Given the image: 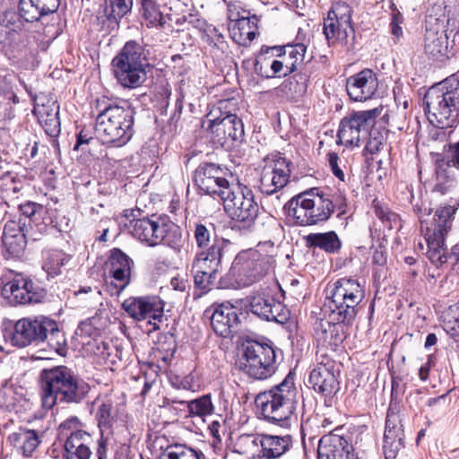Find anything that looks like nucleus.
<instances>
[{
  "label": "nucleus",
  "mask_w": 459,
  "mask_h": 459,
  "mask_svg": "<svg viewBox=\"0 0 459 459\" xmlns=\"http://www.w3.org/2000/svg\"><path fill=\"white\" fill-rule=\"evenodd\" d=\"M351 8L345 2L333 4L323 20V34L329 47L351 46L355 30L351 21Z\"/></svg>",
  "instance_id": "4468645a"
},
{
  "label": "nucleus",
  "mask_w": 459,
  "mask_h": 459,
  "mask_svg": "<svg viewBox=\"0 0 459 459\" xmlns=\"http://www.w3.org/2000/svg\"><path fill=\"white\" fill-rule=\"evenodd\" d=\"M204 40L209 46L215 48L221 52H224L227 48V42L224 39L222 33L214 26H208L204 30Z\"/></svg>",
  "instance_id": "5fc2aeb1"
},
{
  "label": "nucleus",
  "mask_w": 459,
  "mask_h": 459,
  "mask_svg": "<svg viewBox=\"0 0 459 459\" xmlns=\"http://www.w3.org/2000/svg\"><path fill=\"white\" fill-rule=\"evenodd\" d=\"M193 235L200 251L211 247L215 239H223L216 236L214 225L211 222H195L194 224Z\"/></svg>",
  "instance_id": "a18cd8bd"
},
{
  "label": "nucleus",
  "mask_w": 459,
  "mask_h": 459,
  "mask_svg": "<svg viewBox=\"0 0 459 459\" xmlns=\"http://www.w3.org/2000/svg\"><path fill=\"white\" fill-rule=\"evenodd\" d=\"M80 425H81V421H80L79 418L76 416H72V417L66 419L65 420H64L59 425V431L62 435H67V437H68L70 433H72L75 430H80L79 429Z\"/></svg>",
  "instance_id": "680f3d73"
},
{
  "label": "nucleus",
  "mask_w": 459,
  "mask_h": 459,
  "mask_svg": "<svg viewBox=\"0 0 459 459\" xmlns=\"http://www.w3.org/2000/svg\"><path fill=\"white\" fill-rule=\"evenodd\" d=\"M71 259V255L59 249H50L43 255L42 269L48 277H56L62 273V268L65 266Z\"/></svg>",
  "instance_id": "79ce46f5"
},
{
  "label": "nucleus",
  "mask_w": 459,
  "mask_h": 459,
  "mask_svg": "<svg viewBox=\"0 0 459 459\" xmlns=\"http://www.w3.org/2000/svg\"><path fill=\"white\" fill-rule=\"evenodd\" d=\"M425 113L429 122L440 128L459 123V81L451 77L430 89L424 98Z\"/></svg>",
  "instance_id": "0eeeda50"
},
{
  "label": "nucleus",
  "mask_w": 459,
  "mask_h": 459,
  "mask_svg": "<svg viewBox=\"0 0 459 459\" xmlns=\"http://www.w3.org/2000/svg\"><path fill=\"white\" fill-rule=\"evenodd\" d=\"M92 320V318H88L81 322L76 331L77 334L89 337L97 334L98 329L94 326Z\"/></svg>",
  "instance_id": "0e129e2a"
},
{
  "label": "nucleus",
  "mask_w": 459,
  "mask_h": 459,
  "mask_svg": "<svg viewBox=\"0 0 459 459\" xmlns=\"http://www.w3.org/2000/svg\"><path fill=\"white\" fill-rule=\"evenodd\" d=\"M230 244L226 239H215L207 249L196 253L192 268L195 273V287L201 294L207 293L214 286L226 248Z\"/></svg>",
  "instance_id": "9b49d317"
},
{
  "label": "nucleus",
  "mask_w": 459,
  "mask_h": 459,
  "mask_svg": "<svg viewBox=\"0 0 459 459\" xmlns=\"http://www.w3.org/2000/svg\"><path fill=\"white\" fill-rule=\"evenodd\" d=\"M345 88L348 96L353 101L371 100L378 89L377 74L372 69H362L346 79Z\"/></svg>",
  "instance_id": "b1692460"
},
{
  "label": "nucleus",
  "mask_w": 459,
  "mask_h": 459,
  "mask_svg": "<svg viewBox=\"0 0 459 459\" xmlns=\"http://www.w3.org/2000/svg\"><path fill=\"white\" fill-rule=\"evenodd\" d=\"M230 171L220 165L210 162L199 164L193 176V181L201 195L211 196L221 202L224 196H229L234 186L229 182Z\"/></svg>",
  "instance_id": "dca6fc26"
},
{
  "label": "nucleus",
  "mask_w": 459,
  "mask_h": 459,
  "mask_svg": "<svg viewBox=\"0 0 459 459\" xmlns=\"http://www.w3.org/2000/svg\"><path fill=\"white\" fill-rule=\"evenodd\" d=\"M445 18L429 16L426 21V33L424 48L427 55L435 59L446 56L448 48V37L446 35Z\"/></svg>",
  "instance_id": "393cba45"
},
{
  "label": "nucleus",
  "mask_w": 459,
  "mask_h": 459,
  "mask_svg": "<svg viewBox=\"0 0 459 459\" xmlns=\"http://www.w3.org/2000/svg\"><path fill=\"white\" fill-rule=\"evenodd\" d=\"M303 239L307 248L320 249L327 254H337L342 248V241L333 230L310 233Z\"/></svg>",
  "instance_id": "4c0bfd02"
},
{
  "label": "nucleus",
  "mask_w": 459,
  "mask_h": 459,
  "mask_svg": "<svg viewBox=\"0 0 459 459\" xmlns=\"http://www.w3.org/2000/svg\"><path fill=\"white\" fill-rule=\"evenodd\" d=\"M48 215L52 222L49 224V232L55 230L56 232H66L69 230V219L59 214L56 210H48Z\"/></svg>",
  "instance_id": "4d7b16f0"
},
{
  "label": "nucleus",
  "mask_w": 459,
  "mask_h": 459,
  "mask_svg": "<svg viewBox=\"0 0 459 459\" xmlns=\"http://www.w3.org/2000/svg\"><path fill=\"white\" fill-rule=\"evenodd\" d=\"M18 13L24 22H34L51 13L34 0H19Z\"/></svg>",
  "instance_id": "de8ad7c7"
},
{
  "label": "nucleus",
  "mask_w": 459,
  "mask_h": 459,
  "mask_svg": "<svg viewBox=\"0 0 459 459\" xmlns=\"http://www.w3.org/2000/svg\"><path fill=\"white\" fill-rule=\"evenodd\" d=\"M29 232L22 230L15 221H7L4 227L2 253L5 259H21L25 254Z\"/></svg>",
  "instance_id": "c756f323"
},
{
  "label": "nucleus",
  "mask_w": 459,
  "mask_h": 459,
  "mask_svg": "<svg viewBox=\"0 0 459 459\" xmlns=\"http://www.w3.org/2000/svg\"><path fill=\"white\" fill-rule=\"evenodd\" d=\"M207 130L213 144L225 150L238 147L245 137L242 120L236 114L222 113L221 108L207 115Z\"/></svg>",
  "instance_id": "f8f14e48"
},
{
  "label": "nucleus",
  "mask_w": 459,
  "mask_h": 459,
  "mask_svg": "<svg viewBox=\"0 0 459 459\" xmlns=\"http://www.w3.org/2000/svg\"><path fill=\"white\" fill-rule=\"evenodd\" d=\"M262 435L243 434L236 443L238 452L241 455H255L259 450L261 451Z\"/></svg>",
  "instance_id": "603ef678"
},
{
  "label": "nucleus",
  "mask_w": 459,
  "mask_h": 459,
  "mask_svg": "<svg viewBox=\"0 0 459 459\" xmlns=\"http://www.w3.org/2000/svg\"><path fill=\"white\" fill-rule=\"evenodd\" d=\"M353 323H347L342 320H331L321 324V328L316 330V339L323 345L336 350L346 339L348 330Z\"/></svg>",
  "instance_id": "2f4dec72"
},
{
  "label": "nucleus",
  "mask_w": 459,
  "mask_h": 459,
  "mask_svg": "<svg viewBox=\"0 0 459 459\" xmlns=\"http://www.w3.org/2000/svg\"><path fill=\"white\" fill-rule=\"evenodd\" d=\"M315 190L312 196H307V209H309L311 223L316 225L328 221L332 215L331 210L323 195V191L318 188Z\"/></svg>",
  "instance_id": "a19ab883"
},
{
  "label": "nucleus",
  "mask_w": 459,
  "mask_h": 459,
  "mask_svg": "<svg viewBox=\"0 0 459 459\" xmlns=\"http://www.w3.org/2000/svg\"><path fill=\"white\" fill-rule=\"evenodd\" d=\"M291 436H273L263 434L260 446L261 455L265 459H277L287 453L292 446Z\"/></svg>",
  "instance_id": "e433bc0d"
},
{
  "label": "nucleus",
  "mask_w": 459,
  "mask_h": 459,
  "mask_svg": "<svg viewBox=\"0 0 459 459\" xmlns=\"http://www.w3.org/2000/svg\"><path fill=\"white\" fill-rule=\"evenodd\" d=\"M251 312L265 321L284 325L290 319V310L271 296H254L249 303Z\"/></svg>",
  "instance_id": "c85d7f7f"
},
{
  "label": "nucleus",
  "mask_w": 459,
  "mask_h": 459,
  "mask_svg": "<svg viewBox=\"0 0 459 459\" xmlns=\"http://www.w3.org/2000/svg\"><path fill=\"white\" fill-rule=\"evenodd\" d=\"M91 435L84 430H75L69 434L64 444L65 459H91L90 448Z\"/></svg>",
  "instance_id": "f704fd0d"
},
{
  "label": "nucleus",
  "mask_w": 459,
  "mask_h": 459,
  "mask_svg": "<svg viewBox=\"0 0 459 459\" xmlns=\"http://www.w3.org/2000/svg\"><path fill=\"white\" fill-rule=\"evenodd\" d=\"M210 315L211 326L214 333L223 338H228L238 331L240 323L239 309L229 302L213 305L205 310Z\"/></svg>",
  "instance_id": "5701e85b"
},
{
  "label": "nucleus",
  "mask_w": 459,
  "mask_h": 459,
  "mask_svg": "<svg viewBox=\"0 0 459 459\" xmlns=\"http://www.w3.org/2000/svg\"><path fill=\"white\" fill-rule=\"evenodd\" d=\"M258 19L255 15L240 17L232 22L229 27L231 39L238 45H249L257 34Z\"/></svg>",
  "instance_id": "c9c22d12"
},
{
  "label": "nucleus",
  "mask_w": 459,
  "mask_h": 459,
  "mask_svg": "<svg viewBox=\"0 0 459 459\" xmlns=\"http://www.w3.org/2000/svg\"><path fill=\"white\" fill-rule=\"evenodd\" d=\"M10 343L17 348L39 345L47 342L57 353L65 348V338L56 320L45 316L23 317L16 321L13 330L5 335Z\"/></svg>",
  "instance_id": "7ed1b4c3"
},
{
  "label": "nucleus",
  "mask_w": 459,
  "mask_h": 459,
  "mask_svg": "<svg viewBox=\"0 0 459 459\" xmlns=\"http://www.w3.org/2000/svg\"><path fill=\"white\" fill-rule=\"evenodd\" d=\"M126 227L129 234L148 247L164 245L179 254L186 242L180 226L167 216L133 219Z\"/></svg>",
  "instance_id": "20e7f679"
},
{
  "label": "nucleus",
  "mask_w": 459,
  "mask_h": 459,
  "mask_svg": "<svg viewBox=\"0 0 459 459\" xmlns=\"http://www.w3.org/2000/svg\"><path fill=\"white\" fill-rule=\"evenodd\" d=\"M382 108L353 111L344 117L337 132L338 143L347 146H359L362 140L368 138V130L380 116Z\"/></svg>",
  "instance_id": "6ab92c4d"
},
{
  "label": "nucleus",
  "mask_w": 459,
  "mask_h": 459,
  "mask_svg": "<svg viewBox=\"0 0 459 459\" xmlns=\"http://www.w3.org/2000/svg\"><path fill=\"white\" fill-rule=\"evenodd\" d=\"M263 163L259 170L257 188L264 195L277 194L290 182V162L281 153H275L265 157Z\"/></svg>",
  "instance_id": "aec40b11"
},
{
  "label": "nucleus",
  "mask_w": 459,
  "mask_h": 459,
  "mask_svg": "<svg viewBox=\"0 0 459 459\" xmlns=\"http://www.w3.org/2000/svg\"><path fill=\"white\" fill-rule=\"evenodd\" d=\"M93 353L106 364H115L117 357L116 347L105 342L94 341Z\"/></svg>",
  "instance_id": "864d4df0"
},
{
  "label": "nucleus",
  "mask_w": 459,
  "mask_h": 459,
  "mask_svg": "<svg viewBox=\"0 0 459 459\" xmlns=\"http://www.w3.org/2000/svg\"><path fill=\"white\" fill-rule=\"evenodd\" d=\"M264 52H272L273 55L275 52L276 56L282 57L285 65L283 76H287L296 71L298 65L303 63L307 46L303 43L288 44L282 47L274 46L267 48Z\"/></svg>",
  "instance_id": "72a5a7b5"
},
{
  "label": "nucleus",
  "mask_w": 459,
  "mask_h": 459,
  "mask_svg": "<svg viewBox=\"0 0 459 459\" xmlns=\"http://www.w3.org/2000/svg\"><path fill=\"white\" fill-rule=\"evenodd\" d=\"M184 98H185V95H184L182 90L179 89V91H178V94H177V100L175 102L174 111L169 117V125L170 126L173 124L176 125L181 117L183 107H184Z\"/></svg>",
  "instance_id": "e2e57ef3"
},
{
  "label": "nucleus",
  "mask_w": 459,
  "mask_h": 459,
  "mask_svg": "<svg viewBox=\"0 0 459 459\" xmlns=\"http://www.w3.org/2000/svg\"><path fill=\"white\" fill-rule=\"evenodd\" d=\"M134 261L119 248H114L108 258L110 286L115 293H121L130 283Z\"/></svg>",
  "instance_id": "bb28decb"
},
{
  "label": "nucleus",
  "mask_w": 459,
  "mask_h": 459,
  "mask_svg": "<svg viewBox=\"0 0 459 459\" xmlns=\"http://www.w3.org/2000/svg\"><path fill=\"white\" fill-rule=\"evenodd\" d=\"M455 211L451 205L441 206L436 210L431 222L421 221L420 230L428 247L426 255L436 266L449 258L446 239L452 230Z\"/></svg>",
  "instance_id": "1a4fd4ad"
},
{
  "label": "nucleus",
  "mask_w": 459,
  "mask_h": 459,
  "mask_svg": "<svg viewBox=\"0 0 459 459\" xmlns=\"http://www.w3.org/2000/svg\"><path fill=\"white\" fill-rule=\"evenodd\" d=\"M96 420L100 434L112 432L113 427L117 422V413L110 401H105L98 407Z\"/></svg>",
  "instance_id": "49530a36"
},
{
  "label": "nucleus",
  "mask_w": 459,
  "mask_h": 459,
  "mask_svg": "<svg viewBox=\"0 0 459 459\" xmlns=\"http://www.w3.org/2000/svg\"><path fill=\"white\" fill-rule=\"evenodd\" d=\"M113 74L124 89H137L147 79L144 48L136 40L126 42L111 61Z\"/></svg>",
  "instance_id": "6e6552de"
},
{
  "label": "nucleus",
  "mask_w": 459,
  "mask_h": 459,
  "mask_svg": "<svg viewBox=\"0 0 459 459\" xmlns=\"http://www.w3.org/2000/svg\"><path fill=\"white\" fill-rule=\"evenodd\" d=\"M19 13L4 12L0 15V45L4 47L11 42L13 36L22 30V22Z\"/></svg>",
  "instance_id": "37998d69"
},
{
  "label": "nucleus",
  "mask_w": 459,
  "mask_h": 459,
  "mask_svg": "<svg viewBox=\"0 0 459 459\" xmlns=\"http://www.w3.org/2000/svg\"><path fill=\"white\" fill-rule=\"evenodd\" d=\"M372 263L375 265L384 267L386 264V249L383 246H378L374 248L372 254Z\"/></svg>",
  "instance_id": "69168bd1"
},
{
  "label": "nucleus",
  "mask_w": 459,
  "mask_h": 459,
  "mask_svg": "<svg viewBox=\"0 0 459 459\" xmlns=\"http://www.w3.org/2000/svg\"><path fill=\"white\" fill-rule=\"evenodd\" d=\"M310 387L324 399L326 407H332L340 384L333 372V361L319 362L310 371L308 377Z\"/></svg>",
  "instance_id": "4be33fe9"
},
{
  "label": "nucleus",
  "mask_w": 459,
  "mask_h": 459,
  "mask_svg": "<svg viewBox=\"0 0 459 459\" xmlns=\"http://www.w3.org/2000/svg\"><path fill=\"white\" fill-rule=\"evenodd\" d=\"M373 207L376 216L382 221L388 230H397L402 228V219L400 215L391 211L386 205L377 202H373Z\"/></svg>",
  "instance_id": "8fccbe9b"
},
{
  "label": "nucleus",
  "mask_w": 459,
  "mask_h": 459,
  "mask_svg": "<svg viewBox=\"0 0 459 459\" xmlns=\"http://www.w3.org/2000/svg\"><path fill=\"white\" fill-rule=\"evenodd\" d=\"M323 195L327 203L328 207L333 214L334 212H337V217L342 218L347 213L348 201L344 193L340 190L337 191H323Z\"/></svg>",
  "instance_id": "3c124183"
},
{
  "label": "nucleus",
  "mask_w": 459,
  "mask_h": 459,
  "mask_svg": "<svg viewBox=\"0 0 459 459\" xmlns=\"http://www.w3.org/2000/svg\"><path fill=\"white\" fill-rule=\"evenodd\" d=\"M19 218L10 220L15 221L25 232H29L30 239L36 241L43 235L49 233V224L52 222L48 209L42 204L28 201L18 206Z\"/></svg>",
  "instance_id": "412c9836"
},
{
  "label": "nucleus",
  "mask_w": 459,
  "mask_h": 459,
  "mask_svg": "<svg viewBox=\"0 0 459 459\" xmlns=\"http://www.w3.org/2000/svg\"><path fill=\"white\" fill-rule=\"evenodd\" d=\"M325 291V307L329 318L354 323L365 298L364 286L357 279L342 277L328 284Z\"/></svg>",
  "instance_id": "39448f33"
},
{
  "label": "nucleus",
  "mask_w": 459,
  "mask_h": 459,
  "mask_svg": "<svg viewBox=\"0 0 459 459\" xmlns=\"http://www.w3.org/2000/svg\"><path fill=\"white\" fill-rule=\"evenodd\" d=\"M33 114L46 134L50 137H57L61 131L59 120V106L56 101L48 100L47 104H36Z\"/></svg>",
  "instance_id": "473e14b6"
},
{
  "label": "nucleus",
  "mask_w": 459,
  "mask_h": 459,
  "mask_svg": "<svg viewBox=\"0 0 459 459\" xmlns=\"http://www.w3.org/2000/svg\"><path fill=\"white\" fill-rule=\"evenodd\" d=\"M39 389L42 406L49 410L58 403H81L91 386L71 368L56 366L40 372Z\"/></svg>",
  "instance_id": "f257e3e1"
},
{
  "label": "nucleus",
  "mask_w": 459,
  "mask_h": 459,
  "mask_svg": "<svg viewBox=\"0 0 459 459\" xmlns=\"http://www.w3.org/2000/svg\"><path fill=\"white\" fill-rule=\"evenodd\" d=\"M165 302L155 295L130 297L122 303V308L135 321H146L147 333L160 328L164 319Z\"/></svg>",
  "instance_id": "a211bd4d"
},
{
  "label": "nucleus",
  "mask_w": 459,
  "mask_h": 459,
  "mask_svg": "<svg viewBox=\"0 0 459 459\" xmlns=\"http://www.w3.org/2000/svg\"><path fill=\"white\" fill-rule=\"evenodd\" d=\"M103 13L112 30L118 29L121 20L131 13L133 0H104Z\"/></svg>",
  "instance_id": "ea45409f"
},
{
  "label": "nucleus",
  "mask_w": 459,
  "mask_h": 459,
  "mask_svg": "<svg viewBox=\"0 0 459 459\" xmlns=\"http://www.w3.org/2000/svg\"><path fill=\"white\" fill-rule=\"evenodd\" d=\"M140 1L142 15L146 22L147 27H164L167 22V16L161 13L157 0Z\"/></svg>",
  "instance_id": "c03bdc74"
},
{
  "label": "nucleus",
  "mask_w": 459,
  "mask_h": 459,
  "mask_svg": "<svg viewBox=\"0 0 459 459\" xmlns=\"http://www.w3.org/2000/svg\"><path fill=\"white\" fill-rule=\"evenodd\" d=\"M44 435L43 429L20 427L7 436L6 443L16 455L23 458H30L42 442Z\"/></svg>",
  "instance_id": "cd10ccee"
},
{
  "label": "nucleus",
  "mask_w": 459,
  "mask_h": 459,
  "mask_svg": "<svg viewBox=\"0 0 459 459\" xmlns=\"http://www.w3.org/2000/svg\"><path fill=\"white\" fill-rule=\"evenodd\" d=\"M435 356L430 354L427 358V361L421 365L419 369V377L421 381L425 382L428 380L431 367L434 365Z\"/></svg>",
  "instance_id": "774afa93"
},
{
  "label": "nucleus",
  "mask_w": 459,
  "mask_h": 459,
  "mask_svg": "<svg viewBox=\"0 0 459 459\" xmlns=\"http://www.w3.org/2000/svg\"><path fill=\"white\" fill-rule=\"evenodd\" d=\"M315 190L304 192L292 197L285 205L284 210L288 217L294 220L299 226H311L309 209H307V196H312Z\"/></svg>",
  "instance_id": "58836bf2"
},
{
  "label": "nucleus",
  "mask_w": 459,
  "mask_h": 459,
  "mask_svg": "<svg viewBox=\"0 0 459 459\" xmlns=\"http://www.w3.org/2000/svg\"><path fill=\"white\" fill-rule=\"evenodd\" d=\"M268 71H269L270 78H273L276 76L280 77L281 75L283 76V73L285 71V65H284L282 60H276V59H273L272 61L269 60Z\"/></svg>",
  "instance_id": "338daca9"
},
{
  "label": "nucleus",
  "mask_w": 459,
  "mask_h": 459,
  "mask_svg": "<svg viewBox=\"0 0 459 459\" xmlns=\"http://www.w3.org/2000/svg\"><path fill=\"white\" fill-rule=\"evenodd\" d=\"M169 286L173 290L186 293H188L191 287L187 275L186 274H177L172 277L169 281Z\"/></svg>",
  "instance_id": "bf43d9fd"
},
{
  "label": "nucleus",
  "mask_w": 459,
  "mask_h": 459,
  "mask_svg": "<svg viewBox=\"0 0 459 459\" xmlns=\"http://www.w3.org/2000/svg\"><path fill=\"white\" fill-rule=\"evenodd\" d=\"M298 389L294 375L290 372L278 385L256 395L255 402L261 414L269 423L289 429L297 420Z\"/></svg>",
  "instance_id": "f03ea898"
},
{
  "label": "nucleus",
  "mask_w": 459,
  "mask_h": 459,
  "mask_svg": "<svg viewBox=\"0 0 459 459\" xmlns=\"http://www.w3.org/2000/svg\"><path fill=\"white\" fill-rule=\"evenodd\" d=\"M327 160H328V164L331 169V171L334 175V177L337 178L340 181L344 182L345 175L338 164V161H339L338 154L334 152H328L327 153Z\"/></svg>",
  "instance_id": "052dcab7"
},
{
  "label": "nucleus",
  "mask_w": 459,
  "mask_h": 459,
  "mask_svg": "<svg viewBox=\"0 0 459 459\" xmlns=\"http://www.w3.org/2000/svg\"><path fill=\"white\" fill-rule=\"evenodd\" d=\"M1 296L6 304L16 307L41 303L47 296V291L35 282L30 275L12 270L7 281L1 289Z\"/></svg>",
  "instance_id": "ddd939ff"
},
{
  "label": "nucleus",
  "mask_w": 459,
  "mask_h": 459,
  "mask_svg": "<svg viewBox=\"0 0 459 459\" xmlns=\"http://www.w3.org/2000/svg\"><path fill=\"white\" fill-rule=\"evenodd\" d=\"M188 447L182 444L170 445L160 455V459H186Z\"/></svg>",
  "instance_id": "13d9d810"
},
{
  "label": "nucleus",
  "mask_w": 459,
  "mask_h": 459,
  "mask_svg": "<svg viewBox=\"0 0 459 459\" xmlns=\"http://www.w3.org/2000/svg\"><path fill=\"white\" fill-rule=\"evenodd\" d=\"M134 116L135 110L129 104H109L97 115V138L106 145L124 146L134 135Z\"/></svg>",
  "instance_id": "423d86ee"
},
{
  "label": "nucleus",
  "mask_w": 459,
  "mask_h": 459,
  "mask_svg": "<svg viewBox=\"0 0 459 459\" xmlns=\"http://www.w3.org/2000/svg\"><path fill=\"white\" fill-rule=\"evenodd\" d=\"M221 202L229 216L239 224V228L250 230L255 225L259 205L249 187L240 185L233 186L229 196H224Z\"/></svg>",
  "instance_id": "2eb2a0df"
},
{
  "label": "nucleus",
  "mask_w": 459,
  "mask_h": 459,
  "mask_svg": "<svg viewBox=\"0 0 459 459\" xmlns=\"http://www.w3.org/2000/svg\"><path fill=\"white\" fill-rule=\"evenodd\" d=\"M188 415L191 417L204 418L213 413V404L211 394H204L196 399L188 401L186 403Z\"/></svg>",
  "instance_id": "09e8293b"
},
{
  "label": "nucleus",
  "mask_w": 459,
  "mask_h": 459,
  "mask_svg": "<svg viewBox=\"0 0 459 459\" xmlns=\"http://www.w3.org/2000/svg\"><path fill=\"white\" fill-rule=\"evenodd\" d=\"M238 368L254 380L270 378L278 369L277 355L271 342L247 341Z\"/></svg>",
  "instance_id": "9d476101"
},
{
  "label": "nucleus",
  "mask_w": 459,
  "mask_h": 459,
  "mask_svg": "<svg viewBox=\"0 0 459 459\" xmlns=\"http://www.w3.org/2000/svg\"><path fill=\"white\" fill-rule=\"evenodd\" d=\"M318 459H358L348 439L338 434L324 435L318 444Z\"/></svg>",
  "instance_id": "7c9ffc66"
},
{
  "label": "nucleus",
  "mask_w": 459,
  "mask_h": 459,
  "mask_svg": "<svg viewBox=\"0 0 459 459\" xmlns=\"http://www.w3.org/2000/svg\"><path fill=\"white\" fill-rule=\"evenodd\" d=\"M267 48L268 47H263L261 48L260 56H258V58L255 60L243 61V65L251 63V65H253L254 66L255 73L264 78H270L268 71L269 59L265 56L267 53L264 52Z\"/></svg>",
  "instance_id": "6e6d98bb"
},
{
  "label": "nucleus",
  "mask_w": 459,
  "mask_h": 459,
  "mask_svg": "<svg viewBox=\"0 0 459 459\" xmlns=\"http://www.w3.org/2000/svg\"><path fill=\"white\" fill-rule=\"evenodd\" d=\"M273 263L272 255H263L258 250H245L236 255L230 273L239 285L249 286L267 273Z\"/></svg>",
  "instance_id": "f3484780"
},
{
  "label": "nucleus",
  "mask_w": 459,
  "mask_h": 459,
  "mask_svg": "<svg viewBox=\"0 0 459 459\" xmlns=\"http://www.w3.org/2000/svg\"><path fill=\"white\" fill-rule=\"evenodd\" d=\"M404 447V430L401 416L391 404L388 408L384 433L383 450L385 459H394Z\"/></svg>",
  "instance_id": "a878e982"
}]
</instances>
